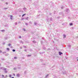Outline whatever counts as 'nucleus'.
<instances>
[{"instance_id": "36", "label": "nucleus", "mask_w": 78, "mask_h": 78, "mask_svg": "<svg viewBox=\"0 0 78 78\" xmlns=\"http://www.w3.org/2000/svg\"><path fill=\"white\" fill-rule=\"evenodd\" d=\"M2 68H3V67H2Z\"/></svg>"}, {"instance_id": "22", "label": "nucleus", "mask_w": 78, "mask_h": 78, "mask_svg": "<svg viewBox=\"0 0 78 78\" xmlns=\"http://www.w3.org/2000/svg\"><path fill=\"white\" fill-rule=\"evenodd\" d=\"M15 25H17V23H15Z\"/></svg>"}, {"instance_id": "21", "label": "nucleus", "mask_w": 78, "mask_h": 78, "mask_svg": "<svg viewBox=\"0 0 78 78\" xmlns=\"http://www.w3.org/2000/svg\"><path fill=\"white\" fill-rule=\"evenodd\" d=\"M15 51V50H14V49H13V50H12V51Z\"/></svg>"}, {"instance_id": "24", "label": "nucleus", "mask_w": 78, "mask_h": 78, "mask_svg": "<svg viewBox=\"0 0 78 78\" xmlns=\"http://www.w3.org/2000/svg\"><path fill=\"white\" fill-rule=\"evenodd\" d=\"M14 70H16V68H14Z\"/></svg>"}, {"instance_id": "11", "label": "nucleus", "mask_w": 78, "mask_h": 78, "mask_svg": "<svg viewBox=\"0 0 78 78\" xmlns=\"http://www.w3.org/2000/svg\"><path fill=\"white\" fill-rule=\"evenodd\" d=\"M1 31H2V32H4V31H5V30H1Z\"/></svg>"}, {"instance_id": "38", "label": "nucleus", "mask_w": 78, "mask_h": 78, "mask_svg": "<svg viewBox=\"0 0 78 78\" xmlns=\"http://www.w3.org/2000/svg\"><path fill=\"white\" fill-rule=\"evenodd\" d=\"M77 61H78V59L77 60Z\"/></svg>"}, {"instance_id": "16", "label": "nucleus", "mask_w": 78, "mask_h": 78, "mask_svg": "<svg viewBox=\"0 0 78 78\" xmlns=\"http://www.w3.org/2000/svg\"><path fill=\"white\" fill-rule=\"evenodd\" d=\"M48 76V74L46 76V78H47V76Z\"/></svg>"}, {"instance_id": "8", "label": "nucleus", "mask_w": 78, "mask_h": 78, "mask_svg": "<svg viewBox=\"0 0 78 78\" xmlns=\"http://www.w3.org/2000/svg\"><path fill=\"white\" fill-rule=\"evenodd\" d=\"M8 46H10V45H11V44L9 43L8 45Z\"/></svg>"}, {"instance_id": "34", "label": "nucleus", "mask_w": 78, "mask_h": 78, "mask_svg": "<svg viewBox=\"0 0 78 78\" xmlns=\"http://www.w3.org/2000/svg\"><path fill=\"white\" fill-rule=\"evenodd\" d=\"M69 47H70V45H69Z\"/></svg>"}, {"instance_id": "7", "label": "nucleus", "mask_w": 78, "mask_h": 78, "mask_svg": "<svg viewBox=\"0 0 78 78\" xmlns=\"http://www.w3.org/2000/svg\"><path fill=\"white\" fill-rule=\"evenodd\" d=\"M69 9H66V12H69Z\"/></svg>"}, {"instance_id": "13", "label": "nucleus", "mask_w": 78, "mask_h": 78, "mask_svg": "<svg viewBox=\"0 0 78 78\" xmlns=\"http://www.w3.org/2000/svg\"><path fill=\"white\" fill-rule=\"evenodd\" d=\"M29 56H31V55H27L28 57H29Z\"/></svg>"}, {"instance_id": "15", "label": "nucleus", "mask_w": 78, "mask_h": 78, "mask_svg": "<svg viewBox=\"0 0 78 78\" xmlns=\"http://www.w3.org/2000/svg\"><path fill=\"white\" fill-rule=\"evenodd\" d=\"M14 59H17V57H14Z\"/></svg>"}, {"instance_id": "19", "label": "nucleus", "mask_w": 78, "mask_h": 78, "mask_svg": "<svg viewBox=\"0 0 78 78\" xmlns=\"http://www.w3.org/2000/svg\"><path fill=\"white\" fill-rule=\"evenodd\" d=\"M33 42H34V43H36V41H33Z\"/></svg>"}, {"instance_id": "29", "label": "nucleus", "mask_w": 78, "mask_h": 78, "mask_svg": "<svg viewBox=\"0 0 78 78\" xmlns=\"http://www.w3.org/2000/svg\"><path fill=\"white\" fill-rule=\"evenodd\" d=\"M26 25H28V24L27 23H26Z\"/></svg>"}, {"instance_id": "9", "label": "nucleus", "mask_w": 78, "mask_h": 78, "mask_svg": "<svg viewBox=\"0 0 78 78\" xmlns=\"http://www.w3.org/2000/svg\"><path fill=\"white\" fill-rule=\"evenodd\" d=\"M66 35H63L64 37H66Z\"/></svg>"}, {"instance_id": "33", "label": "nucleus", "mask_w": 78, "mask_h": 78, "mask_svg": "<svg viewBox=\"0 0 78 78\" xmlns=\"http://www.w3.org/2000/svg\"><path fill=\"white\" fill-rule=\"evenodd\" d=\"M2 76H3V77H4V75H2Z\"/></svg>"}, {"instance_id": "32", "label": "nucleus", "mask_w": 78, "mask_h": 78, "mask_svg": "<svg viewBox=\"0 0 78 78\" xmlns=\"http://www.w3.org/2000/svg\"><path fill=\"white\" fill-rule=\"evenodd\" d=\"M0 53H2V51L1 50H0Z\"/></svg>"}, {"instance_id": "10", "label": "nucleus", "mask_w": 78, "mask_h": 78, "mask_svg": "<svg viewBox=\"0 0 78 78\" xmlns=\"http://www.w3.org/2000/svg\"><path fill=\"white\" fill-rule=\"evenodd\" d=\"M70 25H73V23H70Z\"/></svg>"}, {"instance_id": "28", "label": "nucleus", "mask_w": 78, "mask_h": 78, "mask_svg": "<svg viewBox=\"0 0 78 78\" xmlns=\"http://www.w3.org/2000/svg\"><path fill=\"white\" fill-rule=\"evenodd\" d=\"M19 37V38H21V36H20Z\"/></svg>"}, {"instance_id": "4", "label": "nucleus", "mask_w": 78, "mask_h": 78, "mask_svg": "<svg viewBox=\"0 0 78 78\" xmlns=\"http://www.w3.org/2000/svg\"><path fill=\"white\" fill-rule=\"evenodd\" d=\"M20 44H23V42L22 41H20Z\"/></svg>"}, {"instance_id": "30", "label": "nucleus", "mask_w": 78, "mask_h": 78, "mask_svg": "<svg viewBox=\"0 0 78 78\" xmlns=\"http://www.w3.org/2000/svg\"><path fill=\"white\" fill-rule=\"evenodd\" d=\"M5 76L6 77H8V75H6V76Z\"/></svg>"}, {"instance_id": "37", "label": "nucleus", "mask_w": 78, "mask_h": 78, "mask_svg": "<svg viewBox=\"0 0 78 78\" xmlns=\"http://www.w3.org/2000/svg\"><path fill=\"white\" fill-rule=\"evenodd\" d=\"M3 53H4V52H3Z\"/></svg>"}, {"instance_id": "20", "label": "nucleus", "mask_w": 78, "mask_h": 78, "mask_svg": "<svg viewBox=\"0 0 78 78\" xmlns=\"http://www.w3.org/2000/svg\"><path fill=\"white\" fill-rule=\"evenodd\" d=\"M6 70V68H4V69H3L4 70Z\"/></svg>"}, {"instance_id": "1", "label": "nucleus", "mask_w": 78, "mask_h": 78, "mask_svg": "<svg viewBox=\"0 0 78 78\" xmlns=\"http://www.w3.org/2000/svg\"><path fill=\"white\" fill-rule=\"evenodd\" d=\"M59 55H62V53L60 51L59 52Z\"/></svg>"}, {"instance_id": "23", "label": "nucleus", "mask_w": 78, "mask_h": 78, "mask_svg": "<svg viewBox=\"0 0 78 78\" xmlns=\"http://www.w3.org/2000/svg\"><path fill=\"white\" fill-rule=\"evenodd\" d=\"M5 4H6V5H8V3H7V2H6V3H5Z\"/></svg>"}, {"instance_id": "6", "label": "nucleus", "mask_w": 78, "mask_h": 78, "mask_svg": "<svg viewBox=\"0 0 78 78\" xmlns=\"http://www.w3.org/2000/svg\"><path fill=\"white\" fill-rule=\"evenodd\" d=\"M23 9V10H24V11H25V10H26V8H24Z\"/></svg>"}, {"instance_id": "3", "label": "nucleus", "mask_w": 78, "mask_h": 78, "mask_svg": "<svg viewBox=\"0 0 78 78\" xmlns=\"http://www.w3.org/2000/svg\"><path fill=\"white\" fill-rule=\"evenodd\" d=\"M10 17H11L10 19H11V20H12V16L11 15V16H10Z\"/></svg>"}, {"instance_id": "5", "label": "nucleus", "mask_w": 78, "mask_h": 78, "mask_svg": "<svg viewBox=\"0 0 78 78\" xmlns=\"http://www.w3.org/2000/svg\"><path fill=\"white\" fill-rule=\"evenodd\" d=\"M7 50H8V51H9V48H7Z\"/></svg>"}, {"instance_id": "17", "label": "nucleus", "mask_w": 78, "mask_h": 78, "mask_svg": "<svg viewBox=\"0 0 78 78\" xmlns=\"http://www.w3.org/2000/svg\"><path fill=\"white\" fill-rule=\"evenodd\" d=\"M26 19L27 20H28V17L26 18Z\"/></svg>"}, {"instance_id": "27", "label": "nucleus", "mask_w": 78, "mask_h": 78, "mask_svg": "<svg viewBox=\"0 0 78 78\" xmlns=\"http://www.w3.org/2000/svg\"><path fill=\"white\" fill-rule=\"evenodd\" d=\"M63 8H64V7H62L61 8L62 9H63Z\"/></svg>"}, {"instance_id": "31", "label": "nucleus", "mask_w": 78, "mask_h": 78, "mask_svg": "<svg viewBox=\"0 0 78 78\" xmlns=\"http://www.w3.org/2000/svg\"><path fill=\"white\" fill-rule=\"evenodd\" d=\"M25 51H27V50L25 49Z\"/></svg>"}, {"instance_id": "2", "label": "nucleus", "mask_w": 78, "mask_h": 78, "mask_svg": "<svg viewBox=\"0 0 78 78\" xmlns=\"http://www.w3.org/2000/svg\"><path fill=\"white\" fill-rule=\"evenodd\" d=\"M16 76L17 77H19V76H20V74H17L16 75Z\"/></svg>"}, {"instance_id": "25", "label": "nucleus", "mask_w": 78, "mask_h": 78, "mask_svg": "<svg viewBox=\"0 0 78 78\" xmlns=\"http://www.w3.org/2000/svg\"><path fill=\"white\" fill-rule=\"evenodd\" d=\"M5 73H7V71H5Z\"/></svg>"}, {"instance_id": "18", "label": "nucleus", "mask_w": 78, "mask_h": 78, "mask_svg": "<svg viewBox=\"0 0 78 78\" xmlns=\"http://www.w3.org/2000/svg\"><path fill=\"white\" fill-rule=\"evenodd\" d=\"M34 25H36V24H37V23H36L35 22V23H34Z\"/></svg>"}, {"instance_id": "14", "label": "nucleus", "mask_w": 78, "mask_h": 78, "mask_svg": "<svg viewBox=\"0 0 78 78\" xmlns=\"http://www.w3.org/2000/svg\"><path fill=\"white\" fill-rule=\"evenodd\" d=\"M9 77H11V75H9Z\"/></svg>"}, {"instance_id": "12", "label": "nucleus", "mask_w": 78, "mask_h": 78, "mask_svg": "<svg viewBox=\"0 0 78 78\" xmlns=\"http://www.w3.org/2000/svg\"><path fill=\"white\" fill-rule=\"evenodd\" d=\"M26 15V14H23V15H22V17H23L24 16H25V15Z\"/></svg>"}, {"instance_id": "26", "label": "nucleus", "mask_w": 78, "mask_h": 78, "mask_svg": "<svg viewBox=\"0 0 78 78\" xmlns=\"http://www.w3.org/2000/svg\"><path fill=\"white\" fill-rule=\"evenodd\" d=\"M13 75L14 76H16V75H15V74H13Z\"/></svg>"}, {"instance_id": "35", "label": "nucleus", "mask_w": 78, "mask_h": 78, "mask_svg": "<svg viewBox=\"0 0 78 78\" xmlns=\"http://www.w3.org/2000/svg\"><path fill=\"white\" fill-rule=\"evenodd\" d=\"M24 31H25V29H24Z\"/></svg>"}]
</instances>
